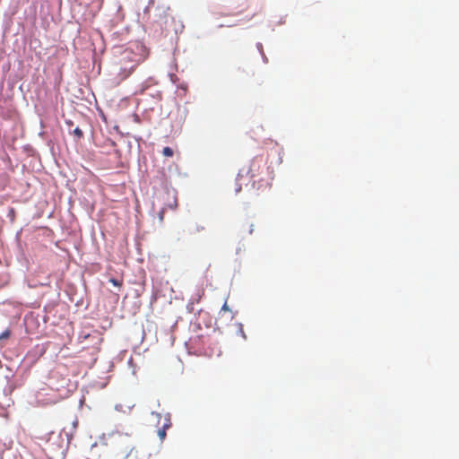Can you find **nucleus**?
<instances>
[{
    "label": "nucleus",
    "mask_w": 459,
    "mask_h": 459,
    "mask_svg": "<svg viewBox=\"0 0 459 459\" xmlns=\"http://www.w3.org/2000/svg\"><path fill=\"white\" fill-rule=\"evenodd\" d=\"M11 335V331L9 329H6L0 334V341L3 339H8Z\"/></svg>",
    "instance_id": "39448f33"
},
{
    "label": "nucleus",
    "mask_w": 459,
    "mask_h": 459,
    "mask_svg": "<svg viewBox=\"0 0 459 459\" xmlns=\"http://www.w3.org/2000/svg\"><path fill=\"white\" fill-rule=\"evenodd\" d=\"M164 212H165V209L163 208L161 210V212H160V218L161 221L163 220V213H164Z\"/></svg>",
    "instance_id": "9b49d317"
},
{
    "label": "nucleus",
    "mask_w": 459,
    "mask_h": 459,
    "mask_svg": "<svg viewBox=\"0 0 459 459\" xmlns=\"http://www.w3.org/2000/svg\"><path fill=\"white\" fill-rule=\"evenodd\" d=\"M171 422L170 419L167 416L164 417V422L162 426L158 429V436L160 439V441H163L166 437V430L170 428Z\"/></svg>",
    "instance_id": "7ed1b4c3"
},
{
    "label": "nucleus",
    "mask_w": 459,
    "mask_h": 459,
    "mask_svg": "<svg viewBox=\"0 0 459 459\" xmlns=\"http://www.w3.org/2000/svg\"><path fill=\"white\" fill-rule=\"evenodd\" d=\"M204 230V226H201V225H195L192 230H191V233H196V232H199V231H202Z\"/></svg>",
    "instance_id": "423d86ee"
},
{
    "label": "nucleus",
    "mask_w": 459,
    "mask_h": 459,
    "mask_svg": "<svg viewBox=\"0 0 459 459\" xmlns=\"http://www.w3.org/2000/svg\"><path fill=\"white\" fill-rule=\"evenodd\" d=\"M162 154L166 157H172L174 154V152L170 147L166 146L162 150Z\"/></svg>",
    "instance_id": "20e7f679"
},
{
    "label": "nucleus",
    "mask_w": 459,
    "mask_h": 459,
    "mask_svg": "<svg viewBox=\"0 0 459 459\" xmlns=\"http://www.w3.org/2000/svg\"><path fill=\"white\" fill-rule=\"evenodd\" d=\"M74 134L76 135L77 137L81 138L82 136V131L76 127L74 130Z\"/></svg>",
    "instance_id": "0eeeda50"
},
{
    "label": "nucleus",
    "mask_w": 459,
    "mask_h": 459,
    "mask_svg": "<svg viewBox=\"0 0 459 459\" xmlns=\"http://www.w3.org/2000/svg\"><path fill=\"white\" fill-rule=\"evenodd\" d=\"M267 161L262 156H256L255 157L251 163L250 167L248 169L247 173L250 175L251 178H255L256 177L261 176L264 169H268L266 167Z\"/></svg>",
    "instance_id": "f03ea898"
},
{
    "label": "nucleus",
    "mask_w": 459,
    "mask_h": 459,
    "mask_svg": "<svg viewBox=\"0 0 459 459\" xmlns=\"http://www.w3.org/2000/svg\"><path fill=\"white\" fill-rule=\"evenodd\" d=\"M253 231H254V225H253V224H251V225H250V229H249L248 232H249V234H252V233H253Z\"/></svg>",
    "instance_id": "f8f14e48"
},
{
    "label": "nucleus",
    "mask_w": 459,
    "mask_h": 459,
    "mask_svg": "<svg viewBox=\"0 0 459 459\" xmlns=\"http://www.w3.org/2000/svg\"><path fill=\"white\" fill-rule=\"evenodd\" d=\"M137 65L138 60L136 59V55L133 52V50L129 48L122 50L116 63L119 79H126L128 76H130Z\"/></svg>",
    "instance_id": "f257e3e1"
},
{
    "label": "nucleus",
    "mask_w": 459,
    "mask_h": 459,
    "mask_svg": "<svg viewBox=\"0 0 459 459\" xmlns=\"http://www.w3.org/2000/svg\"><path fill=\"white\" fill-rule=\"evenodd\" d=\"M221 310L222 311H229L230 310V308L228 307V304H227V301L224 302V304H223V306L221 307Z\"/></svg>",
    "instance_id": "6e6552de"
},
{
    "label": "nucleus",
    "mask_w": 459,
    "mask_h": 459,
    "mask_svg": "<svg viewBox=\"0 0 459 459\" xmlns=\"http://www.w3.org/2000/svg\"><path fill=\"white\" fill-rule=\"evenodd\" d=\"M169 208H170V209H175V208H177V206H178L177 200L175 199V200H174V202H173V204H169Z\"/></svg>",
    "instance_id": "1a4fd4ad"
},
{
    "label": "nucleus",
    "mask_w": 459,
    "mask_h": 459,
    "mask_svg": "<svg viewBox=\"0 0 459 459\" xmlns=\"http://www.w3.org/2000/svg\"><path fill=\"white\" fill-rule=\"evenodd\" d=\"M152 415L154 416L157 419L161 417V415L160 413H157V412H152Z\"/></svg>",
    "instance_id": "9d476101"
}]
</instances>
